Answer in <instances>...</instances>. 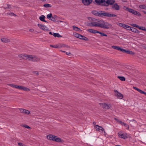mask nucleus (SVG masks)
<instances>
[{
    "instance_id": "7c9ffc66",
    "label": "nucleus",
    "mask_w": 146,
    "mask_h": 146,
    "mask_svg": "<svg viewBox=\"0 0 146 146\" xmlns=\"http://www.w3.org/2000/svg\"><path fill=\"white\" fill-rule=\"evenodd\" d=\"M73 29L75 31H79L80 30V29L77 27L73 26L72 27Z\"/></svg>"
},
{
    "instance_id": "c85d7f7f",
    "label": "nucleus",
    "mask_w": 146,
    "mask_h": 146,
    "mask_svg": "<svg viewBox=\"0 0 146 146\" xmlns=\"http://www.w3.org/2000/svg\"><path fill=\"white\" fill-rule=\"evenodd\" d=\"M43 6L46 8H49L51 7H52V5L50 4L46 3L44 4Z\"/></svg>"
},
{
    "instance_id": "9d476101",
    "label": "nucleus",
    "mask_w": 146,
    "mask_h": 146,
    "mask_svg": "<svg viewBox=\"0 0 146 146\" xmlns=\"http://www.w3.org/2000/svg\"><path fill=\"white\" fill-rule=\"evenodd\" d=\"M58 48H70V46L64 44H58Z\"/></svg>"
},
{
    "instance_id": "ddd939ff",
    "label": "nucleus",
    "mask_w": 146,
    "mask_h": 146,
    "mask_svg": "<svg viewBox=\"0 0 146 146\" xmlns=\"http://www.w3.org/2000/svg\"><path fill=\"white\" fill-rule=\"evenodd\" d=\"M111 7L112 9L115 10H118L119 9V7L117 3H115L112 5Z\"/></svg>"
},
{
    "instance_id": "c756f323",
    "label": "nucleus",
    "mask_w": 146,
    "mask_h": 146,
    "mask_svg": "<svg viewBox=\"0 0 146 146\" xmlns=\"http://www.w3.org/2000/svg\"><path fill=\"white\" fill-rule=\"evenodd\" d=\"M126 53L129 54H132V55L134 54H135L132 51H129L127 50Z\"/></svg>"
},
{
    "instance_id": "ea45409f",
    "label": "nucleus",
    "mask_w": 146,
    "mask_h": 146,
    "mask_svg": "<svg viewBox=\"0 0 146 146\" xmlns=\"http://www.w3.org/2000/svg\"><path fill=\"white\" fill-rule=\"evenodd\" d=\"M21 126L23 127H24L25 128H26L27 129H31V127L29 126H28V125H21Z\"/></svg>"
},
{
    "instance_id": "e433bc0d",
    "label": "nucleus",
    "mask_w": 146,
    "mask_h": 146,
    "mask_svg": "<svg viewBox=\"0 0 146 146\" xmlns=\"http://www.w3.org/2000/svg\"><path fill=\"white\" fill-rule=\"evenodd\" d=\"M98 33L100 34L102 36H107V35L106 34L103 33L101 32L100 31H98Z\"/></svg>"
},
{
    "instance_id": "13d9d810",
    "label": "nucleus",
    "mask_w": 146,
    "mask_h": 146,
    "mask_svg": "<svg viewBox=\"0 0 146 146\" xmlns=\"http://www.w3.org/2000/svg\"><path fill=\"white\" fill-rule=\"evenodd\" d=\"M34 73L35 74H36V75H38V72L37 71H35L34 72Z\"/></svg>"
},
{
    "instance_id": "7ed1b4c3",
    "label": "nucleus",
    "mask_w": 146,
    "mask_h": 146,
    "mask_svg": "<svg viewBox=\"0 0 146 146\" xmlns=\"http://www.w3.org/2000/svg\"><path fill=\"white\" fill-rule=\"evenodd\" d=\"M119 137L121 138L125 139L128 137V135L125 132L120 131L118 133Z\"/></svg>"
},
{
    "instance_id": "09e8293b",
    "label": "nucleus",
    "mask_w": 146,
    "mask_h": 146,
    "mask_svg": "<svg viewBox=\"0 0 146 146\" xmlns=\"http://www.w3.org/2000/svg\"><path fill=\"white\" fill-rule=\"evenodd\" d=\"M124 125L125 126V127H126V129H129V125H127V124L125 123V124Z\"/></svg>"
},
{
    "instance_id": "4468645a",
    "label": "nucleus",
    "mask_w": 146,
    "mask_h": 146,
    "mask_svg": "<svg viewBox=\"0 0 146 146\" xmlns=\"http://www.w3.org/2000/svg\"><path fill=\"white\" fill-rule=\"evenodd\" d=\"M100 106L104 108L108 109L110 108V106L105 103L100 104Z\"/></svg>"
},
{
    "instance_id": "4c0bfd02",
    "label": "nucleus",
    "mask_w": 146,
    "mask_h": 146,
    "mask_svg": "<svg viewBox=\"0 0 146 146\" xmlns=\"http://www.w3.org/2000/svg\"><path fill=\"white\" fill-rule=\"evenodd\" d=\"M138 28L140 30L146 31V29L144 27H139H139H138Z\"/></svg>"
},
{
    "instance_id": "bb28decb",
    "label": "nucleus",
    "mask_w": 146,
    "mask_h": 146,
    "mask_svg": "<svg viewBox=\"0 0 146 146\" xmlns=\"http://www.w3.org/2000/svg\"><path fill=\"white\" fill-rule=\"evenodd\" d=\"M53 35L55 37H62V36L58 33H54Z\"/></svg>"
},
{
    "instance_id": "5fc2aeb1",
    "label": "nucleus",
    "mask_w": 146,
    "mask_h": 146,
    "mask_svg": "<svg viewBox=\"0 0 146 146\" xmlns=\"http://www.w3.org/2000/svg\"><path fill=\"white\" fill-rule=\"evenodd\" d=\"M51 19H50V20H51L52 21H55V19L53 17H52L51 18H50Z\"/></svg>"
},
{
    "instance_id": "c03bdc74",
    "label": "nucleus",
    "mask_w": 146,
    "mask_h": 146,
    "mask_svg": "<svg viewBox=\"0 0 146 146\" xmlns=\"http://www.w3.org/2000/svg\"><path fill=\"white\" fill-rule=\"evenodd\" d=\"M50 46L54 48H58V44L55 45H50Z\"/></svg>"
},
{
    "instance_id": "680f3d73",
    "label": "nucleus",
    "mask_w": 146,
    "mask_h": 146,
    "mask_svg": "<svg viewBox=\"0 0 146 146\" xmlns=\"http://www.w3.org/2000/svg\"><path fill=\"white\" fill-rule=\"evenodd\" d=\"M49 34L50 35H53V34H52V33L51 32H49Z\"/></svg>"
},
{
    "instance_id": "5701e85b",
    "label": "nucleus",
    "mask_w": 146,
    "mask_h": 146,
    "mask_svg": "<svg viewBox=\"0 0 146 146\" xmlns=\"http://www.w3.org/2000/svg\"><path fill=\"white\" fill-rule=\"evenodd\" d=\"M131 29H130V30L131 31L137 33H139V31L135 28L132 27Z\"/></svg>"
},
{
    "instance_id": "aec40b11",
    "label": "nucleus",
    "mask_w": 146,
    "mask_h": 146,
    "mask_svg": "<svg viewBox=\"0 0 146 146\" xmlns=\"http://www.w3.org/2000/svg\"><path fill=\"white\" fill-rule=\"evenodd\" d=\"M87 31L88 32L92 33L93 34H95L98 33V31L94 29H88L87 30Z\"/></svg>"
},
{
    "instance_id": "2f4dec72",
    "label": "nucleus",
    "mask_w": 146,
    "mask_h": 146,
    "mask_svg": "<svg viewBox=\"0 0 146 146\" xmlns=\"http://www.w3.org/2000/svg\"><path fill=\"white\" fill-rule=\"evenodd\" d=\"M140 8L141 9H146V5H141L139 6Z\"/></svg>"
},
{
    "instance_id": "6e6552de",
    "label": "nucleus",
    "mask_w": 146,
    "mask_h": 146,
    "mask_svg": "<svg viewBox=\"0 0 146 146\" xmlns=\"http://www.w3.org/2000/svg\"><path fill=\"white\" fill-rule=\"evenodd\" d=\"M83 4L85 6H88L93 2V0H82Z\"/></svg>"
},
{
    "instance_id": "dca6fc26",
    "label": "nucleus",
    "mask_w": 146,
    "mask_h": 146,
    "mask_svg": "<svg viewBox=\"0 0 146 146\" xmlns=\"http://www.w3.org/2000/svg\"><path fill=\"white\" fill-rule=\"evenodd\" d=\"M1 40L4 43H8L10 42V40L6 38H3L1 39Z\"/></svg>"
},
{
    "instance_id": "f03ea898",
    "label": "nucleus",
    "mask_w": 146,
    "mask_h": 146,
    "mask_svg": "<svg viewBox=\"0 0 146 146\" xmlns=\"http://www.w3.org/2000/svg\"><path fill=\"white\" fill-rule=\"evenodd\" d=\"M99 17L106 16L109 17H116L117 15L115 14L106 13L104 11H99Z\"/></svg>"
},
{
    "instance_id": "052dcab7",
    "label": "nucleus",
    "mask_w": 146,
    "mask_h": 146,
    "mask_svg": "<svg viewBox=\"0 0 146 146\" xmlns=\"http://www.w3.org/2000/svg\"><path fill=\"white\" fill-rule=\"evenodd\" d=\"M52 17L55 19L57 17V16L56 15H54Z\"/></svg>"
},
{
    "instance_id": "1a4fd4ad",
    "label": "nucleus",
    "mask_w": 146,
    "mask_h": 146,
    "mask_svg": "<svg viewBox=\"0 0 146 146\" xmlns=\"http://www.w3.org/2000/svg\"><path fill=\"white\" fill-rule=\"evenodd\" d=\"M115 96H116L118 98L122 99L123 98V95L121 93L118 92L117 90H114Z\"/></svg>"
},
{
    "instance_id": "a18cd8bd",
    "label": "nucleus",
    "mask_w": 146,
    "mask_h": 146,
    "mask_svg": "<svg viewBox=\"0 0 146 146\" xmlns=\"http://www.w3.org/2000/svg\"><path fill=\"white\" fill-rule=\"evenodd\" d=\"M131 25L133 27H136L137 28H138V27H139V26L136 25V24H131Z\"/></svg>"
},
{
    "instance_id": "4d7b16f0",
    "label": "nucleus",
    "mask_w": 146,
    "mask_h": 146,
    "mask_svg": "<svg viewBox=\"0 0 146 146\" xmlns=\"http://www.w3.org/2000/svg\"><path fill=\"white\" fill-rule=\"evenodd\" d=\"M7 7H6L5 8V9H7V8H9V9L10 7H11L10 5H7Z\"/></svg>"
},
{
    "instance_id": "0eeeda50",
    "label": "nucleus",
    "mask_w": 146,
    "mask_h": 146,
    "mask_svg": "<svg viewBox=\"0 0 146 146\" xmlns=\"http://www.w3.org/2000/svg\"><path fill=\"white\" fill-rule=\"evenodd\" d=\"M30 61L33 62H38L40 60V58L35 56L31 55L30 57Z\"/></svg>"
},
{
    "instance_id": "e2e57ef3",
    "label": "nucleus",
    "mask_w": 146,
    "mask_h": 146,
    "mask_svg": "<svg viewBox=\"0 0 146 146\" xmlns=\"http://www.w3.org/2000/svg\"><path fill=\"white\" fill-rule=\"evenodd\" d=\"M143 12L145 13L146 14V12H145L144 11H143Z\"/></svg>"
},
{
    "instance_id": "6e6d98bb",
    "label": "nucleus",
    "mask_w": 146,
    "mask_h": 146,
    "mask_svg": "<svg viewBox=\"0 0 146 146\" xmlns=\"http://www.w3.org/2000/svg\"><path fill=\"white\" fill-rule=\"evenodd\" d=\"M29 31L31 32H33L34 31V29H29Z\"/></svg>"
},
{
    "instance_id": "37998d69",
    "label": "nucleus",
    "mask_w": 146,
    "mask_h": 146,
    "mask_svg": "<svg viewBox=\"0 0 146 146\" xmlns=\"http://www.w3.org/2000/svg\"><path fill=\"white\" fill-rule=\"evenodd\" d=\"M18 56L20 58V59H23L24 56V55L20 54Z\"/></svg>"
},
{
    "instance_id": "49530a36",
    "label": "nucleus",
    "mask_w": 146,
    "mask_h": 146,
    "mask_svg": "<svg viewBox=\"0 0 146 146\" xmlns=\"http://www.w3.org/2000/svg\"><path fill=\"white\" fill-rule=\"evenodd\" d=\"M133 88L135 89V90H137V91H138V92H140V90H141L137 88V87H134V86H133Z\"/></svg>"
},
{
    "instance_id": "412c9836",
    "label": "nucleus",
    "mask_w": 146,
    "mask_h": 146,
    "mask_svg": "<svg viewBox=\"0 0 146 146\" xmlns=\"http://www.w3.org/2000/svg\"><path fill=\"white\" fill-rule=\"evenodd\" d=\"M45 17L44 15H41L39 17V19L42 21L44 22H47V21L45 20Z\"/></svg>"
},
{
    "instance_id": "a211bd4d",
    "label": "nucleus",
    "mask_w": 146,
    "mask_h": 146,
    "mask_svg": "<svg viewBox=\"0 0 146 146\" xmlns=\"http://www.w3.org/2000/svg\"><path fill=\"white\" fill-rule=\"evenodd\" d=\"M55 136L52 135H49L47 136V139L50 140L54 141Z\"/></svg>"
},
{
    "instance_id": "20e7f679",
    "label": "nucleus",
    "mask_w": 146,
    "mask_h": 146,
    "mask_svg": "<svg viewBox=\"0 0 146 146\" xmlns=\"http://www.w3.org/2000/svg\"><path fill=\"white\" fill-rule=\"evenodd\" d=\"M16 88L19 90H23L25 92H29L30 90V89L29 88L25 86H19L18 85H17Z\"/></svg>"
},
{
    "instance_id": "473e14b6",
    "label": "nucleus",
    "mask_w": 146,
    "mask_h": 146,
    "mask_svg": "<svg viewBox=\"0 0 146 146\" xmlns=\"http://www.w3.org/2000/svg\"><path fill=\"white\" fill-rule=\"evenodd\" d=\"M7 15L10 16H15L16 15L13 13L9 12L7 13Z\"/></svg>"
},
{
    "instance_id": "8fccbe9b",
    "label": "nucleus",
    "mask_w": 146,
    "mask_h": 146,
    "mask_svg": "<svg viewBox=\"0 0 146 146\" xmlns=\"http://www.w3.org/2000/svg\"><path fill=\"white\" fill-rule=\"evenodd\" d=\"M119 123L121 124L122 125H124L125 124V123H124L123 122H122V121H119Z\"/></svg>"
},
{
    "instance_id": "f704fd0d",
    "label": "nucleus",
    "mask_w": 146,
    "mask_h": 146,
    "mask_svg": "<svg viewBox=\"0 0 146 146\" xmlns=\"http://www.w3.org/2000/svg\"><path fill=\"white\" fill-rule=\"evenodd\" d=\"M60 51L62 52H65L66 54L69 56H72V54L70 52H66L65 51H63L62 50H60Z\"/></svg>"
},
{
    "instance_id": "cd10ccee",
    "label": "nucleus",
    "mask_w": 146,
    "mask_h": 146,
    "mask_svg": "<svg viewBox=\"0 0 146 146\" xmlns=\"http://www.w3.org/2000/svg\"><path fill=\"white\" fill-rule=\"evenodd\" d=\"M117 78L121 81H123L125 80V78L124 77L118 76Z\"/></svg>"
},
{
    "instance_id": "4be33fe9",
    "label": "nucleus",
    "mask_w": 146,
    "mask_h": 146,
    "mask_svg": "<svg viewBox=\"0 0 146 146\" xmlns=\"http://www.w3.org/2000/svg\"><path fill=\"white\" fill-rule=\"evenodd\" d=\"M132 13L138 16H140L141 15V14L139 12L134 10H133Z\"/></svg>"
},
{
    "instance_id": "72a5a7b5",
    "label": "nucleus",
    "mask_w": 146,
    "mask_h": 146,
    "mask_svg": "<svg viewBox=\"0 0 146 146\" xmlns=\"http://www.w3.org/2000/svg\"><path fill=\"white\" fill-rule=\"evenodd\" d=\"M111 47L114 49H115L119 50L120 47L118 46H111Z\"/></svg>"
},
{
    "instance_id": "bf43d9fd",
    "label": "nucleus",
    "mask_w": 146,
    "mask_h": 146,
    "mask_svg": "<svg viewBox=\"0 0 146 146\" xmlns=\"http://www.w3.org/2000/svg\"><path fill=\"white\" fill-rule=\"evenodd\" d=\"M115 119L116 121H117L118 122H119V120H118V119L117 118H115Z\"/></svg>"
},
{
    "instance_id": "393cba45",
    "label": "nucleus",
    "mask_w": 146,
    "mask_h": 146,
    "mask_svg": "<svg viewBox=\"0 0 146 146\" xmlns=\"http://www.w3.org/2000/svg\"><path fill=\"white\" fill-rule=\"evenodd\" d=\"M92 14L96 16H99V12L96 11H93L92 12Z\"/></svg>"
},
{
    "instance_id": "9b49d317",
    "label": "nucleus",
    "mask_w": 146,
    "mask_h": 146,
    "mask_svg": "<svg viewBox=\"0 0 146 146\" xmlns=\"http://www.w3.org/2000/svg\"><path fill=\"white\" fill-rule=\"evenodd\" d=\"M19 110L21 113L26 114L29 115L30 113L29 111L24 109L20 108Z\"/></svg>"
},
{
    "instance_id": "69168bd1",
    "label": "nucleus",
    "mask_w": 146,
    "mask_h": 146,
    "mask_svg": "<svg viewBox=\"0 0 146 146\" xmlns=\"http://www.w3.org/2000/svg\"><path fill=\"white\" fill-rule=\"evenodd\" d=\"M115 146H120L119 145H116Z\"/></svg>"
},
{
    "instance_id": "603ef678",
    "label": "nucleus",
    "mask_w": 146,
    "mask_h": 146,
    "mask_svg": "<svg viewBox=\"0 0 146 146\" xmlns=\"http://www.w3.org/2000/svg\"><path fill=\"white\" fill-rule=\"evenodd\" d=\"M133 10L132 9L129 8L128 10V11L130 13H132Z\"/></svg>"
},
{
    "instance_id": "b1692460",
    "label": "nucleus",
    "mask_w": 146,
    "mask_h": 146,
    "mask_svg": "<svg viewBox=\"0 0 146 146\" xmlns=\"http://www.w3.org/2000/svg\"><path fill=\"white\" fill-rule=\"evenodd\" d=\"M31 56V55H28L26 54H24V56L23 59L27 60L30 61L31 59H30V57Z\"/></svg>"
},
{
    "instance_id": "423d86ee",
    "label": "nucleus",
    "mask_w": 146,
    "mask_h": 146,
    "mask_svg": "<svg viewBox=\"0 0 146 146\" xmlns=\"http://www.w3.org/2000/svg\"><path fill=\"white\" fill-rule=\"evenodd\" d=\"M37 25L40 29L46 32L49 31L48 27L45 25L39 24Z\"/></svg>"
},
{
    "instance_id": "58836bf2",
    "label": "nucleus",
    "mask_w": 146,
    "mask_h": 146,
    "mask_svg": "<svg viewBox=\"0 0 146 146\" xmlns=\"http://www.w3.org/2000/svg\"><path fill=\"white\" fill-rule=\"evenodd\" d=\"M52 17V14L51 13L48 14L47 15V18L49 20L50 19H51L50 18H51Z\"/></svg>"
},
{
    "instance_id": "f3484780",
    "label": "nucleus",
    "mask_w": 146,
    "mask_h": 146,
    "mask_svg": "<svg viewBox=\"0 0 146 146\" xmlns=\"http://www.w3.org/2000/svg\"><path fill=\"white\" fill-rule=\"evenodd\" d=\"M54 141H55L57 142H62L63 141V140L61 139L60 138L56 136H55Z\"/></svg>"
},
{
    "instance_id": "f8f14e48",
    "label": "nucleus",
    "mask_w": 146,
    "mask_h": 146,
    "mask_svg": "<svg viewBox=\"0 0 146 146\" xmlns=\"http://www.w3.org/2000/svg\"><path fill=\"white\" fill-rule=\"evenodd\" d=\"M94 127L96 131H101L103 132V131H104V129H103L102 127L99 126L98 125H96Z\"/></svg>"
},
{
    "instance_id": "79ce46f5",
    "label": "nucleus",
    "mask_w": 146,
    "mask_h": 146,
    "mask_svg": "<svg viewBox=\"0 0 146 146\" xmlns=\"http://www.w3.org/2000/svg\"><path fill=\"white\" fill-rule=\"evenodd\" d=\"M131 28H132V27H130V26H129L126 25V26L125 27V28L124 29H127V30H129V31H131V30H130V29H131Z\"/></svg>"
},
{
    "instance_id": "2eb2a0df",
    "label": "nucleus",
    "mask_w": 146,
    "mask_h": 146,
    "mask_svg": "<svg viewBox=\"0 0 146 146\" xmlns=\"http://www.w3.org/2000/svg\"><path fill=\"white\" fill-rule=\"evenodd\" d=\"M115 1V0H107L106 2V3L108 4V5H106L108 6V5H113Z\"/></svg>"
},
{
    "instance_id": "c9c22d12",
    "label": "nucleus",
    "mask_w": 146,
    "mask_h": 146,
    "mask_svg": "<svg viewBox=\"0 0 146 146\" xmlns=\"http://www.w3.org/2000/svg\"><path fill=\"white\" fill-rule=\"evenodd\" d=\"M8 86H10L14 88H16V87L17 86L16 85L13 84H7Z\"/></svg>"
},
{
    "instance_id": "a878e982",
    "label": "nucleus",
    "mask_w": 146,
    "mask_h": 146,
    "mask_svg": "<svg viewBox=\"0 0 146 146\" xmlns=\"http://www.w3.org/2000/svg\"><path fill=\"white\" fill-rule=\"evenodd\" d=\"M117 24L119 26L122 27L124 28H125V27L126 26V25L124 24H123L120 23H117Z\"/></svg>"
},
{
    "instance_id": "3c124183",
    "label": "nucleus",
    "mask_w": 146,
    "mask_h": 146,
    "mask_svg": "<svg viewBox=\"0 0 146 146\" xmlns=\"http://www.w3.org/2000/svg\"><path fill=\"white\" fill-rule=\"evenodd\" d=\"M139 93H140L143 94L145 95L146 94V93L145 92L143 91H142L141 90H140V91Z\"/></svg>"
},
{
    "instance_id": "f257e3e1",
    "label": "nucleus",
    "mask_w": 146,
    "mask_h": 146,
    "mask_svg": "<svg viewBox=\"0 0 146 146\" xmlns=\"http://www.w3.org/2000/svg\"><path fill=\"white\" fill-rule=\"evenodd\" d=\"M88 19L91 22L88 25L89 26L98 27L105 29H108L112 26L110 24L102 20L91 17L88 18Z\"/></svg>"
},
{
    "instance_id": "de8ad7c7",
    "label": "nucleus",
    "mask_w": 146,
    "mask_h": 146,
    "mask_svg": "<svg viewBox=\"0 0 146 146\" xmlns=\"http://www.w3.org/2000/svg\"><path fill=\"white\" fill-rule=\"evenodd\" d=\"M74 36L76 38H78L79 34L78 33H75L74 34Z\"/></svg>"
},
{
    "instance_id": "a19ab883",
    "label": "nucleus",
    "mask_w": 146,
    "mask_h": 146,
    "mask_svg": "<svg viewBox=\"0 0 146 146\" xmlns=\"http://www.w3.org/2000/svg\"><path fill=\"white\" fill-rule=\"evenodd\" d=\"M127 50L124 49L123 48H119V50H120L123 52H125L126 53Z\"/></svg>"
},
{
    "instance_id": "0e129e2a",
    "label": "nucleus",
    "mask_w": 146,
    "mask_h": 146,
    "mask_svg": "<svg viewBox=\"0 0 146 146\" xmlns=\"http://www.w3.org/2000/svg\"><path fill=\"white\" fill-rule=\"evenodd\" d=\"M144 49L146 50V46H144Z\"/></svg>"
},
{
    "instance_id": "39448f33",
    "label": "nucleus",
    "mask_w": 146,
    "mask_h": 146,
    "mask_svg": "<svg viewBox=\"0 0 146 146\" xmlns=\"http://www.w3.org/2000/svg\"><path fill=\"white\" fill-rule=\"evenodd\" d=\"M105 0H95V2H94V3L95 4H96L97 5H105L107 6L108 5H106L105 4Z\"/></svg>"
},
{
    "instance_id": "864d4df0",
    "label": "nucleus",
    "mask_w": 146,
    "mask_h": 146,
    "mask_svg": "<svg viewBox=\"0 0 146 146\" xmlns=\"http://www.w3.org/2000/svg\"><path fill=\"white\" fill-rule=\"evenodd\" d=\"M123 9H124L127 10L128 11V10L129 8L126 7L124 6V7Z\"/></svg>"
},
{
    "instance_id": "6ab92c4d",
    "label": "nucleus",
    "mask_w": 146,
    "mask_h": 146,
    "mask_svg": "<svg viewBox=\"0 0 146 146\" xmlns=\"http://www.w3.org/2000/svg\"><path fill=\"white\" fill-rule=\"evenodd\" d=\"M78 38L80 39L84 40L85 41L88 40V39L87 38L85 37L84 36H83L80 34L79 35Z\"/></svg>"
}]
</instances>
